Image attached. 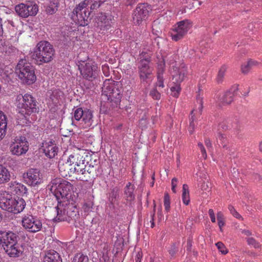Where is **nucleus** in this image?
Segmentation results:
<instances>
[{
    "label": "nucleus",
    "instance_id": "1",
    "mask_svg": "<svg viewBox=\"0 0 262 262\" xmlns=\"http://www.w3.org/2000/svg\"><path fill=\"white\" fill-rule=\"evenodd\" d=\"M54 54V50L52 46L47 41H41L36 46L34 51V59L36 64H41L51 61Z\"/></svg>",
    "mask_w": 262,
    "mask_h": 262
},
{
    "label": "nucleus",
    "instance_id": "2",
    "mask_svg": "<svg viewBox=\"0 0 262 262\" xmlns=\"http://www.w3.org/2000/svg\"><path fill=\"white\" fill-rule=\"evenodd\" d=\"M85 154L84 150L76 149L67 158L66 161L62 160L59 161L58 164L59 170L62 176H67V172L70 167L79 164V162L84 161L83 155Z\"/></svg>",
    "mask_w": 262,
    "mask_h": 262
},
{
    "label": "nucleus",
    "instance_id": "3",
    "mask_svg": "<svg viewBox=\"0 0 262 262\" xmlns=\"http://www.w3.org/2000/svg\"><path fill=\"white\" fill-rule=\"evenodd\" d=\"M102 99L110 102L117 104L120 102L121 94L120 91L115 88L114 81L112 79H106L102 87Z\"/></svg>",
    "mask_w": 262,
    "mask_h": 262
},
{
    "label": "nucleus",
    "instance_id": "4",
    "mask_svg": "<svg viewBox=\"0 0 262 262\" xmlns=\"http://www.w3.org/2000/svg\"><path fill=\"white\" fill-rule=\"evenodd\" d=\"M51 185V191L54 193L58 201L60 198H67L73 190V185L70 182L60 178L54 179Z\"/></svg>",
    "mask_w": 262,
    "mask_h": 262
},
{
    "label": "nucleus",
    "instance_id": "5",
    "mask_svg": "<svg viewBox=\"0 0 262 262\" xmlns=\"http://www.w3.org/2000/svg\"><path fill=\"white\" fill-rule=\"evenodd\" d=\"M15 73L23 83L28 85L33 83V66L26 59L19 61L15 68Z\"/></svg>",
    "mask_w": 262,
    "mask_h": 262
},
{
    "label": "nucleus",
    "instance_id": "6",
    "mask_svg": "<svg viewBox=\"0 0 262 262\" xmlns=\"http://www.w3.org/2000/svg\"><path fill=\"white\" fill-rule=\"evenodd\" d=\"M88 3V1L85 0L80 3L73 11L71 17L79 26L84 27L89 24L88 18L90 12L87 11Z\"/></svg>",
    "mask_w": 262,
    "mask_h": 262
},
{
    "label": "nucleus",
    "instance_id": "7",
    "mask_svg": "<svg viewBox=\"0 0 262 262\" xmlns=\"http://www.w3.org/2000/svg\"><path fill=\"white\" fill-rule=\"evenodd\" d=\"M192 26V23L189 19L178 22L170 32L171 39L175 41L182 39Z\"/></svg>",
    "mask_w": 262,
    "mask_h": 262
},
{
    "label": "nucleus",
    "instance_id": "8",
    "mask_svg": "<svg viewBox=\"0 0 262 262\" xmlns=\"http://www.w3.org/2000/svg\"><path fill=\"white\" fill-rule=\"evenodd\" d=\"M74 118L80 122L83 128L90 127L93 123V111L87 108L79 107L75 110Z\"/></svg>",
    "mask_w": 262,
    "mask_h": 262
},
{
    "label": "nucleus",
    "instance_id": "9",
    "mask_svg": "<svg viewBox=\"0 0 262 262\" xmlns=\"http://www.w3.org/2000/svg\"><path fill=\"white\" fill-rule=\"evenodd\" d=\"M78 69L82 77L88 80L95 79L98 75V66L94 61H83L78 66Z\"/></svg>",
    "mask_w": 262,
    "mask_h": 262
},
{
    "label": "nucleus",
    "instance_id": "10",
    "mask_svg": "<svg viewBox=\"0 0 262 262\" xmlns=\"http://www.w3.org/2000/svg\"><path fill=\"white\" fill-rule=\"evenodd\" d=\"M16 104L18 108L25 109L27 115H31L33 113V96L26 94L24 96L19 94L16 98Z\"/></svg>",
    "mask_w": 262,
    "mask_h": 262
},
{
    "label": "nucleus",
    "instance_id": "11",
    "mask_svg": "<svg viewBox=\"0 0 262 262\" xmlns=\"http://www.w3.org/2000/svg\"><path fill=\"white\" fill-rule=\"evenodd\" d=\"M150 61V57L143 58L140 61V65L138 67L139 74L143 82H147L152 74L153 69L149 66Z\"/></svg>",
    "mask_w": 262,
    "mask_h": 262
},
{
    "label": "nucleus",
    "instance_id": "12",
    "mask_svg": "<svg viewBox=\"0 0 262 262\" xmlns=\"http://www.w3.org/2000/svg\"><path fill=\"white\" fill-rule=\"evenodd\" d=\"M147 7L146 4L138 5L133 13V19L135 24L138 25L146 18L149 12Z\"/></svg>",
    "mask_w": 262,
    "mask_h": 262
},
{
    "label": "nucleus",
    "instance_id": "13",
    "mask_svg": "<svg viewBox=\"0 0 262 262\" xmlns=\"http://www.w3.org/2000/svg\"><path fill=\"white\" fill-rule=\"evenodd\" d=\"M13 155L20 156L26 153L29 149L28 141L25 137H20L18 142L13 143L10 146Z\"/></svg>",
    "mask_w": 262,
    "mask_h": 262
},
{
    "label": "nucleus",
    "instance_id": "14",
    "mask_svg": "<svg viewBox=\"0 0 262 262\" xmlns=\"http://www.w3.org/2000/svg\"><path fill=\"white\" fill-rule=\"evenodd\" d=\"M171 73L173 82L181 83L187 76V67L183 63L179 67L173 66Z\"/></svg>",
    "mask_w": 262,
    "mask_h": 262
},
{
    "label": "nucleus",
    "instance_id": "15",
    "mask_svg": "<svg viewBox=\"0 0 262 262\" xmlns=\"http://www.w3.org/2000/svg\"><path fill=\"white\" fill-rule=\"evenodd\" d=\"M14 203V196L6 191L0 196V208L10 213H13V205Z\"/></svg>",
    "mask_w": 262,
    "mask_h": 262
},
{
    "label": "nucleus",
    "instance_id": "16",
    "mask_svg": "<svg viewBox=\"0 0 262 262\" xmlns=\"http://www.w3.org/2000/svg\"><path fill=\"white\" fill-rule=\"evenodd\" d=\"M12 241L8 245H4L3 249L5 252L11 257H17L19 256L21 252L19 249V244L17 243V238H10Z\"/></svg>",
    "mask_w": 262,
    "mask_h": 262
},
{
    "label": "nucleus",
    "instance_id": "17",
    "mask_svg": "<svg viewBox=\"0 0 262 262\" xmlns=\"http://www.w3.org/2000/svg\"><path fill=\"white\" fill-rule=\"evenodd\" d=\"M58 202V205L53 209V211L56 213V215L52 220L55 222L69 221L66 205H61L59 201Z\"/></svg>",
    "mask_w": 262,
    "mask_h": 262
},
{
    "label": "nucleus",
    "instance_id": "18",
    "mask_svg": "<svg viewBox=\"0 0 262 262\" xmlns=\"http://www.w3.org/2000/svg\"><path fill=\"white\" fill-rule=\"evenodd\" d=\"M27 188L23 184L19 183H11L8 191H6L8 193L12 194V196H19L27 194Z\"/></svg>",
    "mask_w": 262,
    "mask_h": 262
},
{
    "label": "nucleus",
    "instance_id": "19",
    "mask_svg": "<svg viewBox=\"0 0 262 262\" xmlns=\"http://www.w3.org/2000/svg\"><path fill=\"white\" fill-rule=\"evenodd\" d=\"M111 20L107 18L105 14L100 13L96 18L95 27L101 30H107L111 26Z\"/></svg>",
    "mask_w": 262,
    "mask_h": 262
},
{
    "label": "nucleus",
    "instance_id": "20",
    "mask_svg": "<svg viewBox=\"0 0 262 262\" xmlns=\"http://www.w3.org/2000/svg\"><path fill=\"white\" fill-rule=\"evenodd\" d=\"M15 10L20 17L26 18L33 15V6L24 4H20L15 7Z\"/></svg>",
    "mask_w": 262,
    "mask_h": 262
},
{
    "label": "nucleus",
    "instance_id": "21",
    "mask_svg": "<svg viewBox=\"0 0 262 262\" xmlns=\"http://www.w3.org/2000/svg\"><path fill=\"white\" fill-rule=\"evenodd\" d=\"M42 150L45 155L49 158H53L57 155L58 147L54 142L50 141L43 144Z\"/></svg>",
    "mask_w": 262,
    "mask_h": 262
},
{
    "label": "nucleus",
    "instance_id": "22",
    "mask_svg": "<svg viewBox=\"0 0 262 262\" xmlns=\"http://www.w3.org/2000/svg\"><path fill=\"white\" fill-rule=\"evenodd\" d=\"M46 179L47 173L43 169H34V186L43 183Z\"/></svg>",
    "mask_w": 262,
    "mask_h": 262
},
{
    "label": "nucleus",
    "instance_id": "23",
    "mask_svg": "<svg viewBox=\"0 0 262 262\" xmlns=\"http://www.w3.org/2000/svg\"><path fill=\"white\" fill-rule=\"evenodd\" d=\"M13 239L17 238V236L16 234L10 232H0V248H4V245H8L12 241L10 240V238Z\"/></svg>",
    "mask_w": 262,
    "mask_h": 262
},
{
    "label": "nucleus",
    "instance_id": "24",
    "mask_svg": "<svg viewBox=\"0 0 262 262\" xmlns=\"http://www.w3.org/2000/svg\"><path fill=\"white\" fill-rule=\"evenodd\" d=\"M26 206L24 200L19 196H14V203L13 205V213L17 214L23 211Z\"/></svg>",
    "mask_w": 262,
    "mask_h": 262
},
{
    "label": "nucleus",
    "instance_id": "25",
    "mask_svg": "<svg viewBox=\"0 0 262 262\" xmlns=\"http://www.w3.org/2000/svg\"><path fill=\"white\" fill-rule=\"evenodd\" d=\"M44 262H62L58 253L54 250L49 251L43 259Z\"/></svg>",
    "mask_w": 262,
    "mask_h": 262
},
{
    "label": "nucleus",
    "instance_id": "26",
    "mask_svg": "<svg viewBox=\"0 0 262 262\" xmlns=\"http://www.w3.org/2000/svg\"><path fill=\"white\" fill-rule=\"evenodd\" d=\"M67 217L69 218L68 222L71 220H76L78 217V211L76 207L72 204H68L66 205Z\"/></svg>",
    "mask_w": 262,
    "mask_h": 262
},
{
    "label": "nucleus",
    "instance_id": "27",
    "mask_svg": "<svg viewBox=\"0 0 262 262\" xmlns=\"http://www.w3.org/2000/svg\"><path fill=\"white\" fill-rule=\"evenodd\" d=\"M7 126V118L3 112L0 111V141L5 136Z\"/></svg>",
    "mask_w": 262,
    "mask_h": 262
},
{
    "label": "nucleus",
    "instance_id": "28",
    "mask_svg": "<svg viewBox=\"0 0 262 262\" xmlns=\"http://www.w3.org/2000/svg\"><path fill=\"white\" fill-rule=\"evenodd\" d=\"M234 93L232 91H227L220 98V101L223 105H228L232 103L234 97Z\"/></svg>",
    "mask_w": 262,
    "mask_h": 262
},
{
    "label": "nucleus",
    "instance_id": "29",
    "mask_svg": "<svg viewBox=\"0 0 262 262\" xmlns=\"http://www.w3.org/2000/svg\"><path fill=\"white\" fill-rule=\"evenodd\" d=\"M86 166L84 163V161L82 162H79V164L77 165H75L73 167H71L67 172L68 174H72L73 173H77L78 174H81L82 172L85 170Z\"/></svg>",
    "mask_w": 262,
    "mask_h": 262
},
{
    "label": "nucleus",
    "instance_id": "30",
    "mask_svg": "<svg viewBox=\"0 0 262 262\" xmlns=\"http://www.w3.org/2000/svg\"><path fill=\"white\" fill-rule=\"evenodd\" d=\"M32 120H33L32 116L27 115L25 112V114H21L20 117L17 119V123L22 126H31Z\"/></svg>",
    "mask_w": 262,
    "mask_h": 262
},
{
    "label": "nucleus",
    "instance_id": "31",
    "mask_svg": "<svg viewBox=\"0 0 262 262\" xmlns=\"http://www.w3.org/2000/svg\"><path fill=\"white\" fill-rule=\"evenodd\" d=\"M10 180V172L5 167L0 164V184L7 183Z\"/></svg>",
    "mask_w": 262,
    "mask_h": 262
},
{
    "label": "nucleus",
    "instance_id": "32",
    "mask_svg": "<svg viewBox=\"0 0 262 262\" xmlns=\"http://www.w3.org/2000/svg\"><path fill=\"white\" fill-rule=\"evenodd\" d=\"M59 6V0H51L46 7V12L47 14H53L58 10Z\"/></svg>",
    "mask_w": 262,
    "mask_h": 262
},
{
    "label": "nucleus",
    "instance_id": "33",
    "mask_svg": "<svg viewBox=\"0 0 262 262\" xmlns=\"http://www.w3.org/2000/svg\"><path fill=\"white\" fill-rule=\"evenodd\" d=\"M134 186L132 185L130 182H128L126 184L124 188V194L127 200L130 201L134 199Z\"/></svg>",
    "mask_w": 262,
    "mask_h": 262
},
{
    "label": "nucleus",
    "instance_id": "34",
    "mask_svg": "<svg viewBox=\"0 0 262 262\" xmlns=\"http://www.w3.org/2000/svg\"><path fill=\"white\" fill-rule=\"evenodd\" d=\"M33 216H25L22 220V224L25 229H26L30 233L33 232L32 230L33 228Z\"/></svg>",
    "mask_w": 262,
    "mask_h": 262
},
{
    "label": "nucleus",
    "instance_id": "35",
    "mask_svg": "<svg viewBox=\"0 0 262 262\" xmlns=\"http://www.w3.org/2000/svg\"><path fill=\"white\" fill-rule=\"evenodd\" d=\"M227 69L228 67L225 64L222 65L219 69L215 78L216 82L218 84L222 83L223 82Z\"/></svg>",
    "mask_w": 262,
    "mask_h": 262
},
{
    "label": "nucleus",
    "instance_id": "36",
    "mask_svg": "<svg viewBox=\"0 0 262 262\" xmlns=\"http://www.w3.org/2000/svg\"><path fill=\"white\" fill-rule=\"evenodd\" d=\"M258 64L256 61L249 60L246 63L243 64L241 66V70L243 73L247 74L250 70L254 66Z\"/></svg>",
    "mask_w": 262,
    "mask_h": 262
},
{
    "label": "nucleus",
    "instance_id": "37",
    "mask_svg": "<svg viewBox=\"0 0 262 262\" xmlns=\"http://www.w3.org/2000/svg\"><path fill=\"white\" fill-rule=\"evenodd\" d=\"M182 199L183 203L188 205L190 202V197L188 186L187 184L183 185V192L182 195Z\"/></svg>",
    "mask_w": 262,
    "mask_h": 262
},
{
    "label": "nucleus",
    "instance_id": "38",
    "mask_svg": "<svg viewBox=\"0 0 262 262\" xmlns=\"http://www.w3.org/2000/svg\"><path fill=\"white\" fill-rule=\"evenodd\" d=\"M216 140L217 143L219 146H222L223 147H226L228 143V139L225 134L219 133Z\"/></svg>",
    "mask_w": 262,
    "mask_h": 262
},
{
    "label": "nucleus",
    "instance_id": "39",
    "mask_svg": "<svg viewBox=\"0 0 262 262\" xmlns=\"http://www.w3.org/2000/svg\"><path fill=\"white\" fill-rule=\"evenodd\" d=\"M23 179L24 181L29 186L33 185V171L30 169L27 172L23 174Z\"/></svg>",
    "mask_w": 262,
    "mask_h": 262
},
{
    "label": "nucleus",
    "instance_id": "40",
    "mask_svg": "<svg viewBox=\"0 0 262 262\" xmlns=\"http://www.w3.org/2000/svg\"><path fill=\"white\" fill-rule=\"evenodd\" d=\"M174 85L172 86L170 88V91H171V95L173 97L176 98H178L179 96L180 92L181 91V88L180 86V83L179 82H173Z\"/></svg>",
    "mask_w": 262,
    "mask_h": 262
},
{
    "label": "nucleus",
    "instance_id": "41",
    "mask_svg": "<svg viewBox=\"0 0 262 262\" xmlns=\"http://www.w3.org/2000/svg\"><path fill=\"white\" fill-rule=\"evenodd\" d=\"M160 19H158L155 20L152 25V32L156 35H158L159 33H161L162 31V25H160Z\"/></svg>",
    "mask_w": 262,
    "mask_h": 262
},
{
    "label": "nucleus",
    "instance_id": "42",
    "mask_svg": "<svg viewBox=\"0 0 262 262\" xmlns=\"http://www.w3.org/2000/svg\"><path fill=\"white\" fill-rule=\"evenodd\" d=\"M72 262H89V258L82 253H78L74 256Z\"/></svg>",
    "mask_w": 262,
    "mask_h": 262
},
{
    "label": "nucleus",
    "instance_id": "43",
    "mask_svg": "<svg viewBox=\"0 0 262 262\" xmlns=\"http://www.w3.org/2000/svg\"><path fill=\"white\" fill-rule=\"evenodd\" d=\"M157 64V73L163 74L165 70V61L163 57L159 58Z\"/></svg>",
    "mask_w": 262,
    "mask_h": 262
},
{
    "label": "nucleus",
    "instance_id": "44",
    "mask_svg": "<svg viewBox=\"0 0 262 262\" xmlns=\"http://www.w3.org/2000/svg\"><path fill=\"white\" fill-rule=\"evenodd\" d=\"M246 242L248 245L252 246L255 249L259 248L261 247L260 243L253 237L247 238Z\"/></svg>",
    "mask_w": 262,
    "mask_h": 262
},
{
    "label": "nucleus",
    "instance_id": "45",
    "mask_svg": "<svg viewBox=\"0 0 262 262\" xmlns=\"http://www.w3.org/2000/svg\"><path fill=\"white\" fill-rule=\"evenodd\" d=\"M81 176L79 177V179L81 181L88 182L91 179L93 175L91 173V172H88V170H84L83 172L81 174Z\"/></svg>",
    "mask_w": 262,
    "mask_h": 262
},
{
    "label": "nucleus",
    "instance_id": "46",
    "mask_svg": "<svg viewBox=\"0 0 262 262\" xmlns=\"http://www.w3.org/2000/svg\"><path fill=\"white\" fill-rule=\"evenodd\" d=\"M194 110H192L191 112V118L190 119V121L188 128V131L191 134L193 133L194 129V124L193 123L194 120L195 119L194 117Z\"/></svg>",
    "mask_w": 262,
    "mask_h": 262
},
{
    "label": "nucleus",
    "instance_id": "47",
    "mask_svg": "<svg viewBox=\"0 0 262 262\" xmlns=\"http://www.w3.org/2000/svg\"><path fill=\"white\" fill-rule=\"evenodd\" d=\"M228 209L230 211L231 214H232V215L234 217H235L236 219H239L240 220H242V221L243 220V217L241 216V214H239V213H238V212H237V211L236 210V209L234 208V207L233 206H232L231 205H229Z\"/></svg>",
    "mask_w": 262,
    "mask_h": 262
},
{
    "label": "nucleus",
    "instance_id": "48",
    "mask_svg": "<svg viewBox=\"0 0 262 262\" xmlns=\"http://www.w3.org/2000/svg\"><path fill=\"white\" fill-rule=\"evenodd\" d=\"M164 206L166 211L168 212L170 208V196L167 193L164 194Z\"/></svg>",
    "mask_w": 262,
    "mask_h": 262
},
{
    "label": "nucleus",
    "instance_id": "49",
    "mask_svg": "<svg viewBox=\"0 0 262 262\" xmlns=\"http://www.w3.org/2000/svg\"><path fill=\"white\" fill-rule=\"evenodd\" d=\"M163 88L164 87L163 74L157 73V81L156 83V88Z\"/></svg>",
    "mask_w": 262,
    "mask_h": 262
},
{
    "label": "nucleus",
    "instance_id": "50",
    "mask_svg": "<svg viewBox=\"0 0 262 262\" xmlns=\"http://www.w3.org/2000/svg\"><path fill=\"white\" fill-rule=\"evenodd\" d=\"M149 95L155 100H159L161 98V94L156 88L150 91Z\"/></svg>",
    "mask_w": 262,
    "mask_h": 262
},
{
    "label": "nucleus",
    "instance_id": "51",
    "mask_svg": "<svg viewBox=\"0 0 262 262\" xmlns=\"http://www.w3.org/2000/svg\"><path fill=\"white\" fill-rule=\"evenodd\" d=\"M42 228V223L40 220H34V233L37 232Z\"/></svg>",
    "mask_w": 262,
    "mask_h": 262
},
{
    "label": "nucleus",
    "instance_id": "52",
    "mask_svg": "<svg viewBox=\"0 0 262 262\" xmlns=\"http://www.w3.org/2000/svg\"><path fill=\"white\" fill-rule=\"evenodd\" d=\"M198 146L201 151L202 157L204 158V159H206L207 157V155L203 144L201 142H199L198 143Z\"/></svg>",
    "mask_w": 262,
    "mask_h": 262
},
{
    "label": "nucleus",
    "instance_id": "53",
    "mask_svg": "<svg viewBox=\"0 0 262 262\" xmlns=\"http://www.w3.org/2000/svg\"><path fill=\"white\" fill-rule=\"evenodd\" d=\"M216 246L218 249L224 254H226L228 253V251L225 248L224 245L222 242H217L216 244Z\"/></svg>",
    "mask_w": 262,
    "mask_h": 262
},
{
    "label": "nucleus",
    "instance_id": "54",
    "mask_svg": "<svg viewBox=\"0 0 262 262\" xmlns=\"http://www.w3.org/2000/svg\"><path fill=\"white\" fill-rule=\"evenodd\" d=\"M102 71L105 77H109L110 75V67L108 64H104L102 66Z\"/></svg>",
    "mask_w": 262,
    "mask_h": 262
},
{
    "label": "nucleus",
    "instance_id": "55",
    "mask_svg": "<svg viewBox=\"0 0 262 262\" xmlns=\"http://www.w3.org/2000/svg\"><path fill=\"white\" fill-rule=\"evenodd\" d=\"M156 204L154 203L153 211H152V212L150 214V223L151 224V225H150L151 228H154L155 227L154 217H155V213H156Z\"/></svg>",
    "mask_w": 262,
    "mask_h": 262
},
{
    "label": "nucleus",
    "instance_id": "56",
    "mask_svg": "<svg viewBox=\"0 0 262 262\" xmlns=\"http://www.w3.org/2000/svg\"><path fill=\"white\" fill-rule=\"evenodd\" d=\"M177 179L174 178L171 180V190L173 193L176 192V187L177 185Z\"/></svg>",
    "mask_w": 262,
    "mask_h": 262
},
{
    "label": "nucleus",
    "instance_id": "57",
    "mask_svg": "<svg viewBox=\"0 0 262 262\" xmlns=\"http://www.w3.org/2000/svg\"><path fill=\"white\" fill-rule=\"evenodd\" d=\"M208 214L210 217L211 221L212 223H215L216 221L215 216L214 213V211L212 209H209Z\"/></svg>",
    "mask_w": 262,
    "mask_h": 262
},
{
    "label": "nucleus",
    "instance_id": "58",
    "mask_svg": "<svg viewBox=\"0 0 262 262\" xmlns=\"http://www.w3.org/2000/svg\"><path fill=\"white\" fill-rule=\"evenodd\" d=\"M82 208L85 212H89L92 208V205L90 203H85L83 205Z\"/></svg>",
    "mask_w": 262,
    "mask_h": 262
},
{
    "label": "nucleus",
    "instance_id": "59",
    "mask_svg": "<svg viewBox=\"0 0 262 262\" xmlns=\"http://www.w3.org/2000/svg\"><path fill=\"white\" fill-rule=\"evenodd\" d=\"M142 257V252L141 251L138 252L135 256V262H141Z\"/></svg>",
    "mask_w": 262,
    "mask_h": 262
},
{
    "label": "nucleus",
    "instance_id": "60",
    "mask_svg": "<svg viewBox=\"0 0 262 262\" xmlns=\"http://www.w3.org/2000/svg\"><path fill=\"white\" fill-rule=\"evenodd\" d=\"M177 251V249L175 245H172L169 250V253L171 255V256H174Z\"/></svg>",
    "mask_w": 262,
    "mask_h": 262
},
{
    "label": "nucleus",
    "instance_id": "61",
    "mask_svg": "<svg viewBox=\"0 0 262 262\" xmlns=\"http://www.w3.org/2000/svg\"><path fill=\"white\" fill-rule=\"evenodd\" d=\"M197 101L199 102L200 105L199 107V113L201 114L203 108V99L202 98L199 97L197 99Z\"/></svg>",
    "mask_w": 262,
    "mask_h": 262
},
{
    "label": "nucleus",
    "instance_id": "62",
    "mask_svg": "<svg viewBox=\"0 0 262 262\" xmlns=\"http://www.w3.org/2000/svg\"><path fill=\"white\" fill-rule=\"evenodd\" d=\"M205 144L208 149L212 148V143L211 141L209 139H206L205 140Z\"/></svg>",
    "mask_w": 262,
    "mask_h": 262
},
{
    "label": "nucleus",
    "instance_id": "63",
    "mask_svg": "<svg viewBox=\"0 0 262 262\" xmlns=\"http://www.w3.org/2000/svg\"><path fill=\"white\" fill-rule=\"evenodd\" d=\"M224 216L223 215V213L221 211H219L217 213V221H221V220H224Z\"/></svg>",
    "mask_w": 262,
    "mask_h": 262
},
{
    "label": "nucleus",
    "instance_id": "64",
    "mask_svg": "<svg viewBox=\"0 0 262 262\" xmlns=\"http://www.w3.org/2000/svg\"><path fill=\"white\" fill-rule=\"evenodd\" d=\"M217 223H218V225L219 226L220 231L221 232H222L223 231L222 227L223 226H224V225H225V220H224L217 221Z\"/></svg>",
    "mask_w": 262,
    "mask_h": 262
}]
</instances>
